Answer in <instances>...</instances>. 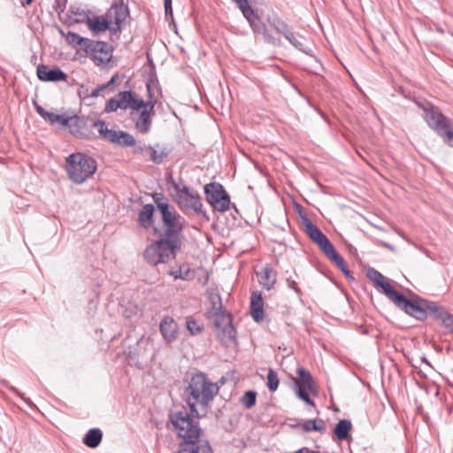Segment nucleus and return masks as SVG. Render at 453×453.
Returning a JSON list of instances; mask_svg holds the SVG:
<instances>
[{"label": "nucleus", "instance_id": "nucleus-1", "mask_svg": "<svg viewBox=\"0 0 453 453\" xmlns=\"http://www.w3.org/2000/svg\"><path fill=\"white\" fill-rule=\"evenodd\" d=\"M219 386L212 382L203 372L193 374L185 389L186 402L190 413L186 410L171 411L168 422L182 441L179 444L178 453H213L207 440H202L203 430L197 420L205 418L211 403L219 394Z\"/></svg>", "mask_w": 453, "mask_h": 453}, {"label": "nucleus", "instance_id": "nucleus-2", "mask_svg": "<svg viewBox=\"0 0 453 453\" xmlns=\"http://www.w3.org/2000/svg\"><path fill=\"white\" fill-rule=\"evenodd\" d=\"M183 217L162 223L158 238L145 250L144 255H177L181 252Z\"/></svg>", "mask_w": 453, "mask_h": 453}, {"label": "nucleus", "instance_id": "nucleus-3", "mask_svg": "<svg viewBox=\"0 0 453 453\" xmlns=\"http://www.w3.org/2000/svg\"><path fill=\"white\" fill-rule=\"evenodd\" d=\"M401 310L420 321H424L428 316L440 321L448 313V311L437 303L418 296L414 300L406 298Z\"/></svg>", "mask_w": 453, "mask_h": 453}, {"label": "nucleus", "instance_id": "nucleus-4", "mask_svg": "<svg viewBox=\"0 0 453 453\" xmlns=\"http://www.w3.org/2000/svg\"><path fill=\"white\" fill-rule=\"evenodd\" d=\"M65 169L69 179L75 184L83 183L96 170V160L81 152L73 153L65 159Z\"/></svg>", "mask_w": 453, "mask_h": 453}, {"label": "nucleus", "instance_id": "nucleus-5", "mask_svg": "<svg viewBox=\"0 0 453 453\" xmlns=\"http://www.w3.org/2000/svg\"><path fill=\"white\" fill-rule=\"evenodd\" d=\"M297 377L289 374L291 388L296 397L311 407H315L314 401L310 397V392L316 390V383L311 374L303 366L296 368Z\"/></svg>", "mask_w": 453, "mask_h": 453}, {"label": "nucleus", "instance_id": "nucleus-6", "mask_svg": "<svg viewBox=\"0 0 453 453\" xmlns=\"http://www.w3.org/2000/svg\"><path fill=\"white\" fill-rule=\"evenodd\" d=\"M366 277L373 283L375 288H381L382 293L393 302L397 308L401 309L406 297L397 292L381 273L372 267H368L366 270Z\"/></svg>", "mask_w": 453, "mask_h": 453}, {"label": "nucleus", "instance_id": "nucleus-7", "mask_svg": "<svg viewBox=\"0 0 453 453\" xmlns=\"http://www.w3.org/2000/svg\"><path fill=\"white\" fill-rule=\"evenodd\" d=\"M303 225L306 234L319 246L324 255H339L327 236L309 218L303 217Z\"/></svg>", "mask_w": 453, "mask_h": 453}, {"label": "nucleus", "instance_id": "nucleus-8", "mask_svg": "<svg viewBox=\"0 0 453 453\" xmlns=\"http://www.w3.org/2000/svg\"><path fill=\"white\" fill-rule=\"evenodd\" d=\"M207 202L217 211H226L229 208L230 197L223 186L218 182H211L204 186Z\"/></svg>", "mask_w": 453, "mask_h": 453}, {"label": "nucleus", "instance_id": "nucleus-9", "mask_svg": "<svg viewBox=\"0 0 453 453\" xmlns=\"http://www.w3.org/2000/svg\"><path fill=\"white\" fill-rule=\"evenodd\" d=\"M88 43L86 54L94 60L96 65H106L110 62L113 50L111 44L94 40H90Z\"/></svg>", "mask_w": 453, "mask_h": 453}, {"label": "nucleus", "instance_id": "nucleus-10", "mask_svg": "<svg viewBox=\"0 0 453 453\" xmlns=\"http://www.w3.org/2000/svg\"><path fill=\"white\" fill-rule=\"evenodd\" d=\"M449 147L453 145V120L443 113L429 127Z\"/></svg>", "mask_w": 453, "mask_h": 453}, {"label": "nucleus", "instance_id": "nucleus-11", "mask_svg": "<svg viewBox=\"0 0 453 453\" xmlns=\"http://www.w3.org/2000/svg\"><path fill=\"white\" fill-rule=\"evenodd\" d=\"M250 0H239L236 4L245 19L249 21L255 33L265 34L266 27L253 8L250 5Z\"/></svg>", "mask_w": 453, "mask_h": 453}, {"label": "nucleus", "instance_id": "nucleus-12", "mask_svg": "<svg viewBox=\"0 0 453 453\" xmlns=\"http://www.w3.org/2000/svg\"><path fill=\"white\" fill-rule=\"evenodd\" d=\"M36 73L38 79L42 81L58 82L67 80V74L57 66L50 68L49 65H40L37 66Z\"/></svg>", "mask_w": 453, "mask_h": 453}, {"label": "nucleus", "instance_id": "nucleus-13", "mask_svg": "<svg viewBox=\"0 0 453 453\" xmlns=\"http://www.w3.org/2000/svg\"><path fill=\"white\" fill-rule=\"evenodd\" d=\"M116 97L121 110L132 109L139 111L141 106L143 105L142 99L138 98L137 94L132 90L119 92Z\"/></svg>", "mask_w": 453, "mask_h": 453}, {"label": "nucleus", "instance_id": "nucleus-14", "mask_svg": "<svg viewBox=\"0 0 453 453\" xmlns=\"http://www.w3.org/2000/svg\"><path fill=\"white\" fill-rule=\"evenodd\" d=\"M105 15L110 20L111 24L122 25L129 15L127 4H124L121 0L119 3L113 4L111 8L106 12Z\"/></svg>", "mask_w": 453, "mask_h": 453}, {"label": "nucleus", "instance_id": "nucleus-15", "mask_svg": "<svg viewBox=\"0 0 453 453\" xmlns=\"http://www.w3.org/2000/svg\"><path fill=\"white\" fill-rule=\"evenodd\" d=\"M159 330L166 342L171 343L176 341L178 337V325L172 317L165 316L162 319Z\"/></svg>", "mask_w": 453, "mask_h": 453}, {"label": "nucleus", "instance_id": "nucleus-16", "mask_svg": "<svg viewBox=\"0 0 453 453\" xmlns=\"http://www.w3.org/2000/svg\"><path fill=\"white\" fill-rule=\"evenodd\" d=\"M77 22H85L88 29L94 34L98 35L110 28L111 22L107 16L87 17L81 19H76Z\"/></svg>", "mask_w": 453, "mask_h": 453}, {"label": "nucleus", "instance_id": "nucleus-17", "mask_svg": "<svg viewBox=\"0 0 453 453\" xmlns=\"http://www.w3.org/2000/svg\"><path fill=\"white\" fill-rule=\"evenodd\" d=\"M285 39H287L298 50L305 53L306 55L312 56L311 44L308 38L297 33L285 31Z\"/></svg>", "mask_w": 453, "mask_h": 453}, {"label": "nucleus", "instance_id": "nucleus-18", "mask_svg": "<svg viewBox=\"0 0 453 453\" xmlns=\"http://www.w3.org/2000/svg\"><path fill=\"white\" fill-rule=\"evenodd\" d=\"M416 105L424 112L423 119L428 127L442 114L439 107L426 100L415 101Z\"/></svg>", "mask_w": 453, "mask_h": 453}, {"label": "nucleus", "instance_id": "nucleus-19", "mask_svg": "<svg viewBox=\"0 0 453 453\" xmlns=\"http://www.w3.org/2000/svg\"><path fill=\"white\" fill-rule=\"evenodd\" d=\"M256 275L259 284L266 290H270L276 282V273L267 264L260 270H256Z\"/></svg>", "mask_w": 453, "mask_h": 453}, {"label": "nucleus", "instance_id": "nucleus-20", "mask_svg": "<svg viewBox=\"0 0 453 453\" xmlns=\"http://www.w3.org/2000/svg\"><path fill=\"white\" fill-rule=\"evenodd\" d=\"M250 315L256 322L264 319V299L262 293L253 291L250 296Z\"/></svg>", "mask_w": 453, "mask_h": 453}, {"label": "nucleus", "instance_id": "nucleus-21", "mask_svg": "<svg viewBox=\"0 0 453 453\" xmlns=\"http://www.w3.org/2000/svg\"><path fill=\"white\" fill-rule=\"evenodd\" d=\"M175 202L181 210L185 208L193 210L196 212L201 211L202 203L197 193L193 192L187 197H175Z\"/></svg>", "mask_w": 453, "mask_h": 453}, {"label": "nucleus", "instance_id": "nucleus-22", "mask_svg": "<svg viewBox=\"0 0 453 453\" xmlns=\"http://www.w3.org/2000/svg\"><path fill=\"white\" fill-rule=\"evenodd\" d=\"M93 127H96L100 135L112 143L119 144V133L120 131H116L113 129H109L105 126V122L104 120L98 119L94 122Z\"/></svg>", "mask_w": 453, "mask_h": 453}, {"label": "nucleus", "instance_id": "nucleus-23", "mask_svg": "<svg viewBox=\"0 0 453 453\" xmlns=\"http://www.w3.org/2000/svg\"><path fill=\"white\" fill-rule=\"evenodd\" d=\"M289 426L293 428L301 426L303 432H324L326 430L325 422L321 418L302 420L296 424H289Z\"/></svg>", "mask_w": 453, "mask_h": 453}, {"label": "nucleus", "instance_id": "nucleus-24", "mask_svg": "<svg viewBox=\"0 0 453 453\" xmlns=\"http://www.w3.org/2000/svg\"><path fill=\"white\" fill-rule=\"evenodd\" d=\"M154 211V205L147 203L142 206V210L138 213V222L145 229L150 228L152 225Z\"/></svg>", "mask_w": 453, "mask_h": 453}, {"label": "nucleus", "instance_id": "nucleus-25", "mask_svg": "<svg viewBox=\"0 0 453 453\" xmlns=\"http://www.w3.org/2000/svg\"><path fill=\"white\" fill-rule=\"evenodd\" d=\"M155 114L152 112L147 111L146 109L141 110L138 119L135 122L136 129L142 134H147L151 127V118Z\"/></svg>", "mask_w": 453, "mask_h": 453}, {"label": "nucleus", "instance_id": "nucleus-26", "mask_svg": "<svg viewBox=\"0 0 453 453\" xmlns=\"http://www.w3.org/2000/svg\"><path fill=\"white\" fill-rule=\"evenodd\" d=\"M102 439L103 432L99 428H91L82 438V442L88 448L95 449L99 446Z\"/></svg>", "mask_w": 453, "mask_h": 453}, {"label": "nucleus", "instance_id": "nucleus-27", "mask_svg": "<svg viewBox=\"0 0 453 453\" xmlns=\"http://www.w3.org/2000/svg\"><path fill=\"white\" fill-rule=\"evenodd\" d=\"M69 132L75 136L82 135V128L85 127V121L77 115H72L68 118V124L65 126Z\"/></svg>", "mask_w": 453, "mask_h": 453}, {"label": "nucleus", "instance_id": "nucleus-28", "mask_svg": "<svg viewBox=\"0 0 453 453\" xmlns=\"http://www.w3.org/2000/svg\"><path fill=\"white\" fill-rule=\"evenodd\" d=\"M91 39L85 38L81 36L80 35L73 33V32H68L66 35V41L69 44L73 45V47L79 46L81 50H84L86 52L88 42Z\"/></svg>", "mask_w": 453, "mask_h": 453}, {"label": "nucleus", "instance_id": "nucleus-29", "mask_svg": "<svg viewBox=\"0 0 453 453\" xmlns=\"http://www.w3.org/2000/svg\"><path fill=\"white\" fill-rule=\"evenodd\" d=\"M217 314H207V317L212 319L213 326L216 329L226 325L232 321V316L226 310H222L221 312H216Z\"/></svg>", "mask_w": 453, "mask_h": 453}, {"label": "nucleus", "instance_id": "nucleus-30", "mask_svg": "<svg viewBox=\"0 0 453 453\" xmlns=\"http://www.w3.org/2000/svg\"><path fill=\"white\" fill-rule=\"evenodd\" d=\"M352 428L351 422L348 419L340 420L334 427V434L340 440H345L349 436V433Z\"/></svg>", "mask_w": 453, "mask_h": 453}, {"label": "nucleus", "instance_id": "nucleus-31", "mask_svg": "<svg viewBox=\"0 0 453 453\" xmlns=\"http://www.w3.org/2000/svg\"><path fill=\"white\" fill-rule=\"evenodd\" d=\"M170 275H172L174 279L188 280L193 278L194 273L190 270L188 265L182 264L177 269H173L170 272Z\"/></svg>", "mask_w": 453, "mask_h": 453}, {"label": "nucleus", "instance_id": "nucleus-32", "mask_svg": "<svg viewBox=\"0 0 453 453\" xmlns=\"http://www.w3.org/2000/svg\"><path fill=\"white\" fill-rule=\"evenodd\" d=\"M330 260L342 272L349 281H354L355 278L349 270L343 257H328Z\"/></svg>", "mask_w": 453, "mask_h": 453}, {"label": "nucleus", "instance_id": "nucleus-33", "mask_svg": "<svg viewBox=\"0 0 453 453\" xmlns=\"http://www.w3.org/2000/svg\"><path fill=\"white\" fill-rule=\"evenodd\" d=\"M211 303V309L208 310L207 314H217L216 312H221L223 309L221 297L218 293H211L209 296Z\"/></svg>", "mask_w": 453, "mask_h": 453}, {"label": "nucleus", "instance_id": "nucleus-34", "mask_svg": "<svg viewBox=\"0 0 453 453\" xmlns=\"http://www.w3.org/2000/svg\"><path fill=\"white\" fill-rule=\"evenodd\" d=\"M159 212L161 214L162 223L175 219L177 217H181L171 204L164 206Z\"/></svg>", "mask_w": 453, "mask_h": 453}, {"label": "nucleus", "instance_id": "nucleus-35", "mask_svg": "<svg viewBox=\"0 0 453 453\" xmlns=\"http://www.w3.org/2000/svg\"><path fill=\"white\" fill-rule=\"evenodd\" d=\"M257 401V392L253 390H249L244 393V395L241 397V403L246 408V409H251L255 404Z\"/></svg>", "mask_w": 453, "mask_h": 453}, {"label": "nucleus", "instance_id": "nucleus-36", "mask_svg": "<svg viewBox=\"0 0 453 453\" xmlns=\"http://www.w3.org/2000/svg\"><path fill=\"white\" fill-rule=\"evenodd\" d=\"M69 116L65 114H56L51 112L49 116L48 121L50 125H58L59 127H65L68 124Z\"/></svg>", "mask_w": 453, "mask_h": 453}, {"label": "nucleus", "instance_id": "nucleus-37", "mask_svg": "<svg viewBox=\"0 0 453 453\" xmlns=\"http://www.w3.org/2000/svg\"><path fill=\"white\" fill-rule=\"evenodd\" d=\"M149 150L150 151V160L157 165L161 164L170 153V150H166L165 148L163 149L160 152H157L152 147H149Z\"/></svg>", "mask_w": 453, "mask_h": 453}, {"label": "nucleus", "instance_id": "nucleus-38", "mask_svg": "<svg viewBox=\"0 0 453 453\" xmlns=\"http://www.w3.org/2000/svg\"><path fill=\"white\" fill-rule=\"evenodd\" d=\"M219 330H220V332H221V335H220L221 340H224V339L234 340V339H235L236 331H235V328L233 326L232 321L227 323L226 325L219 327Z\"/></svg>", "mask_w": 453, "mask_h": 453}, {"label": "nucleus", "instance_id": "nucleus-39", "mask_svg": "<svg viewBox=\"0 0 453 453\" xmlns=\"http://www.w3.org/2000/svg\"><path fill=\"white\" fill-rule=\"evenodd\" d=\"M279 383H280V380L278 379L277 372L273 369H269L268 373H267L268 389L272 392L276 391L279 387Z\"/></svg>", "mask_w": 453, "mask_h": 453}, {"label": "nucleus", "instance_id": "nucleus-40", "mask_svg": "<svg viewBox=\"0 0 453 453\" xmlns=\"http://www.w3.org/2000/svg\"><path fill=\"white\" fill-rule=\"evenodd\" d=\"M151 196L158 211H161L165 205H170L168 198L161 192H155Z\"/></svg>", "mask_w": 453, "mask_h": 453}, {"label": "nucleus", "instance_id": "nucleus-41", "mask_svg": "<svg viewBox=\"0 0 453 453\" xmlns=\"http://www.w3.org/2000/svg\"><path fill=\"white\" fill-rule=\"evenodd\" d=\"M187 328L190 332L192 335H196L199 333H201L203 329V326L201 323H198L196 320L188 318L187 321Z\"/></svg>", "mask_w": 453, "mask_h": 453}, {"label": "nucleus", "instance_id": "nucleus-42", "mask_svg": "<svg viewBox=\"0 0 453 453\" xmlns=\"http://www.w3.org/2000/svg\"><path fill=\"white\" fill-rule=\"evenodd\" d=\"M119 145L123 147L134 146L135 145V139L132 134L124 131H120Z\"/></svg>", "mask_w": 453, "mask_h": 453}, {"label": "nucleus", "instance_id": "nucleus-43", "mask_svg": "<svg viewBox=\"0 0 453 453\" xmlns=\"http://www.w3.org/2000/svg\"><path fill=\"white\" fill-rule=\"evenodd\" d=\"M441 326L450 334H453V315L446 313V315L439 321Z\"/></svg>", "mask_w": 453, "mask_h": 453}, {"label": "nucleus", "instance_id": "nucleus-44", "mask_svg": "<svg viewBox=\"0 0 453 453\" xmlns=\"http://www.w3.org/2000/svg\"><path fill=\"white\" fill-rule=\"evenodd\" d=\"M119 106L120 105L119 104L117 97H112L107 101L104 107V111L107 113L116 111L118 109H119Z\"/></svg>", "mask_w": 453, "mask_h": 453}, {"label": "nucleus", "instance_id": "nucleus-45", "mask_svg": "<svg viewBox=\"0 0 453 453\" xmlns=\"http://www.w3.org/2000/svg\"><path fill=\"white\" fill-rule=\"evenodd\" d=\"M157 104L156 98H150L147 101L142 100V104L141 106L140 110L146 109L147 111L152 112V114H155L154 107Z\"/></svg>", "mask_w": 453, "mask_h": 453}, {"label": "nucleus", "instance_id": "nucleus-46", "mask_svg": "<svg viewBox=\"0 0 453 453\" xmlns=\"http://www.w3.org/2000/svg\"><path fill=\"white\" fill-rule=\"evenodd\" d=\"M285 92L288 94L301 95L297 87L285 77Z\"/></svg>", "mask_w": 453, "mask_h": 453}, {"label": "nucleus", "instance_id": "nucleus-47", "mask_svg": "<svg viewBox=\"0 0 453 453\" xmlns=\"http://www.w3.org/2000/svg\"><path fill=\"white\" fill-rule=\"evenodd\" d=\"M165 14L167 20L173 19L172 0H164Z\"/></svg>", "mask_w": 453, "mask_h": 453}, {"label": "nucleus", "instance_id": "nucleus-48", "mask_svg": "<svg viewBox=\"0 0 453 453\" xmlns=\"http://www.w3.org/2000/svg\"><path fill=\"white\" fill-rule=\"evenodd\" d=\"M149 264L157 265L159 263H166L170 257H144Z\"/></svg>", "mask_w": 453, "mask_h": 453}, {"label": "nucleus", "instance_id": "nucleus-49", "mask_svg": "<svg viewBox=\"0 0 453 453\" xmlns=\"http://www.w3.org/2000/svg\"><path fill=\"white\" fill-rule=\"evenodd\" d=\"M35 104V111L42 118L44 119L45 120L48 121V119H49V116L50 115L51 112L50 111H47L46 110H44L41 105H39L37 103H34Z\"/></svg>", "mask_w": 453, "mask_h": 453}, {"label": "nucleus", "instance_id": "nucleus-50", "mask_svg": "<svg viewBox=\"0 0 453 453\" xmlns=\"http://www.w3.org/2000/svg\"><path fill=\"white\" fill-rule=\"evenodd\" d=\"M191 193H193V192L190 191L188 187L183 186L182 188H180L179 194L174 195V198L175 197L184 198V197H187V196L190 195Z\"/></svg>", "mask_w": 453, "mask_h": 453}, {"label": "nucleus", "instance_id": "nucleus-51", "mask_svg": "<svg viewBox=\"0 0 453 453\" xmlns=\"http://www.w3.org/2000/svg\"><path fill=\"white\" fill-rule=\"evenodd\" d=\"M146 88H147L148 96L150 98H155V96H154V82H153L152 80H150V81H147Z\"/></svg>", "mask_w": 453, "mask_h": 453}, {"label": "nucleus", "instance_id": "nucleus-52", "mask_svg": "<svg viewBox=\"0 0 453 453\" xmlns=\"http://www.w3.org/2000/svg\"><path fill=\"white\" fill-rule=\"evenodd\" d=\"M106 89V86H104L103 84L96 87V88L92 89V91L89 94L90 97H97L101 92L104 91Z\"/></svg>", "mask_w": 453, "mask_h": 453}, {"label": "nucleus", "instance_id": "nucleus-53", "mask_svg": "<svg viewBox=\"0 0 453 453\" xmlns=\"http://www.w3.org/2000/svg\"><path fill=\"white\" fill-rule=\"evenodd\" d=\"M344 245V251L347 252L349 255H357V249L354 245L348 242H345Z\"/></svg>", "mask_w": 453, "mask_h": 453}, {"label": "nucleus", "instance_id": "nucleus-54", "mask_svg": "<svg viewBox=\"0 0 453 453\" xmlns=\"http://www.w3.org/2000/svg\"><path fill=\"white\" fill-rule=\"evenodd\" d=\"M168 183H171L176 194H179L180 187L178 183L175 182L172 175L169 176Z\"/></svg>", "mask_w": 453, "mask_h": 453}, {"label": "nucleus", "instance_id": "nucleus-55", "mask_svg": "<svg viewBox=\"0 0 453 453\" xmlns=\"http://www.w3.org/2000/svg\"><path fill=\"white\" fill-rule=\"evenodd\" d=\"M118 79H119V76L117 74H115L111 78V80L108 82H106L103 85L106 86V88H108L111 85L114 84Z\"/></svg>", "mask_w": 453, "mask_h": 453}, {"label": "nucleus", "instance_id": "nucleus-56", "mask_svg": "<svg viewBox=\"0 0 453 453\" xmlns=\"http://www.w3.org/2000/svg\"><path fill=\"white\" fill-rule=\"evenodd\" d=\"M121 29V25H115V27H111L110 26V28L108 29L111 34H117L118 32H119Z\"/></svg>", "mask_w": 453, "mask_h": 453}, {"label": "nucleus", "instance_id": "nucleus-57", "mask_svg": "<svg viewBox=\"0 0 453 453\" xmlns=\"http://www.w3.org/2000/svg\"><path fill=\"white\" fill-rule=\"evenodd\" d=\"M143 344H146L148 345L149 344V339H144V338H141L138 342H137V345L140 346V345H143Z\"/></svg>", "mask_w": 453, "mask_h": 453}, {"label": "nucleus", "instance_id": "nucleus-58", "mask_svg": "<svg viewBox=\"0 0 453 453\" xmlns=\"http://www.w3.org/2000/svg\"><path fill=\"white\" fill-rule=\"evenodd\" d=\"M295 205H296V211L301 213L302 212V210H303V206L300 204V203H295Z\"/></svg>", "mask_w": 453, "mask_h": 453}, {"label": "nucleus", "instance_id": "nucleus-59", "mask_svg": "<svg viewBox=\"0 0 453 453\" xmlns=\"http://www.w3.org/2000/svg\"><path fill=\"white\" fill-rule=\"evenodd\" d=\"M274 29H275L276 33H277V34H278V35H279L278 40L280 41V34H281V29H280V27H277V26H275V27H274Z\"/></svg>", "mask_w": 453, "mask_h": 453}, {"label": "nucleus", "instance_id": "nucleus-60", "mask_svg": "<svg viewBox=\"0 0 453 453\" xmlns=\"http://www.w3.org/2000/svg\"><path fill=\"white\" fill-rule=\"evenodd\" d=\"M34 0H24V2H22V5L23 6H26V5H29L32 4Z\"/></svg>", "mask_w": 453, "mask_h": 453}, {"label": "nucleus", "instance_id": "nucleus-61", "mask_svg": "<svg viewBox=\"0 0 453 453\" xmlns=\"http://www.w3.org/2000/svg\"><path fill=\"white\" fill-rule=\"evenodd\" d=\"M76 14H78V15H79V18H81L80 19H83V18H85V19H86V18L88 17V16L85 14V12H82V13H79V12H77Z\"/></svg>", "mask_w": 453, "mask_h": 453}, {"label": "nucleus", "instance_id": "nucleus-62", "mask_svg": "<svg viewBox=\"0 0 453 453\" xmlns=\"http://www.w3.org/2000/svg\"><path fill=\"white\" fill-rule=\"evenodd\" d=\"M9 388H10V390H12V392H14V393H16V394H19V393H18V390H17L14 387L11 386V387H9Z\"/></svg>", "mask_w": 453, "mask_h": 453}, {"label": "nucleus", "instance_id": "nucleus-63", "mask_svg": "<svg viewBox=\"0 0 453 453\" xmlns=\"http://www.w3.org/2000/svg\"><path fill=\"white\" fill-rule=\"evenodd\" d=\"M310 453H320L319 451H316V450H310Z\"/></svg>", "mask_w": 453, "mask_h": 453}, {"label": "nucleus", "instance_id": "nucleus-64", "mask_svg": "<svg viewBox=\"0 0 453 453\" xmlns=\"http://www.w3.org/2000/svg\"><path fill=\"white\" fill-rule=\"evenodd\" d=\"M451 148H453V144H452V147H451Z\"/></svg>", "mask_w": 453, "mask_h": 453}]
</instances>
